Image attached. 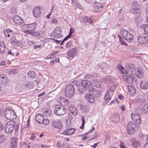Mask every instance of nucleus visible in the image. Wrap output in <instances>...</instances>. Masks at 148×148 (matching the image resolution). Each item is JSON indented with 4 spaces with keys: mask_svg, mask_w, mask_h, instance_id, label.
<instances>
[{
    "mask_svg": "<svg viewBox=\"0 0 148 148\" xmlns=\"http://www.w3.org/2000/svg\"><path fill=\"white\" fill-rule=\"evenodd\" d=\"M50 23L52 24L56 25L58 23V21L56 18H53L51 19Z\"/></svg>",
    "mask_w": 148,
    "mask_h": 148,
    "instance_id": "obj_40",
    "label": "nucleus"
},
{
    "mask_svg": "<svg viewBox=\"0 0 148 148\" xmlns=\"http://www.w3.org/2000/svg\"><path fill=\"white\" fill-rule=\"evenodd\" d=\"M3 125L2 123L0 122V131H2L3 130Z\"/></svg>",
    "mask_w": 148,
    "mask_h": 148,
    "instance_id": "obj_61",
    "label": "nucleus"
},
{
    "mask_svg": "<svg viewBox=\"0 0 148 148\" xmlns=\"http://www.w3.org/2000/svg\"><path fill=\"white\" fill-rule=\"evenodd\" d=\"M27 74L29 77L33 78H35L36 75L35 72L32 71H29Z\"/></svg>",
    "mask_w": 148,
    "mask_h": 148,
    "instance_id": "obj_36",
    "label": "nucleus"
},
{
    "mask_svg": "<svg viewBox=\"0 0 148 148\" xmlns=\"http://www.w3.org/2000/svg\"><path fill=\"white\" fill-rule=\"evenodd\" d=\"M69 110L70 113L74 115L75 116L77 114V112L76 108L73 106H70L69 109Z\"/></svg>",
    "mask_w": 148,
    "mask_h": 148,
    "instance_id": "obj_26",
    "label": "nucleus"
},
{
    "mask_svg": "<svg viewBox=\"0 0 148 148\" xmlns=\"http://www.w3.org/2000/svg\"><path fill=\"white\" fill-rule=\"evenodd\" d=\"M4 140V136L3 135L0 134V143H2Z\"/></svg>",
    "mask_w": 148,
    "mask_h": 148,
    "instance_id": "obj_49",
    "label": "nucleus"
},
{
    "mask_svg": "<svg viewBox=\"0 0 148 148\" xmlns=\"http://www.w3.org/2000/svg\"><path fill=\"white\" fill-rule=\"evenodd\" d=\"M7 76L4 74H0V84H5L8 81Z\"/></svg>",
    "mask_w": 148,
    "mask_h": 148,
    "instance_id": "obj_16",
    "label": "nucleus"
},
{
    "mask_svg": "<svg viewBox=\"0 0 148 148\" xmlns=\"http://www.w3.org/2000/svg\"><path fill=\"white\" fill-rule=\"evenodd\" d=\"M120 43L121 45H124L125 46H127V44L125 42L121 40L120 39Z\"/></svg>",
    "mask_w": 148,
    "mask_h": 148,
    "instance_id": "obj_52",
    "label": "nucleus"
},
{
    "mask_svg": "<svg viewBox=\"0 0 148 148\" xmlns=\"http://www.w3.org/2000/svg\"><path fill=\"white\" fill-rule=\"evenodd\" d=\"M116 88V87L115 86L113 85L111 86L110 90L112 92L114 91Z\"/></svg>",
    "mask_w": 148,
    "mask_h": 148,
    "instance_id": "obj_57",
    "label": "nucleus"
},
{
    "mask_svg": "<svg viewBox=\"0 0 148 148\" xmlns=\"http://www.w3.org/2000/svg\"><path fill=\"white\" fill-rule=\"evenodd\" d=\"M88 138V137L86 136H83L82 137V139L83 140H85Z\"/></svg>",
    "mask_w": 148,
    "mask_h": 148,
    "instance_id": "obj_62",
    "label": "nucleus"
},
{
    "mask_svg": "<svg viewBox=\"0 0 148 148\" xmlns=\"http://www.w3.org/2000/svg\"><path fill=\"white\" fill-rule=\"evenodd\" d=\"M66 122H69L70 123L73 119L72 115L70 114H68L66 116Z\"/></svg>",
    "mask_w": 148,
    "mask_h": 148,
    "instance_id": "obj_38",
    "label": "nucleus"
},
{
    "mask_svg": "<svg viewBox=\"0 0 148 148\" xmlns=\"http://www.w3.org/2000/svg\"><path fill=\"white\" fill-rule=\"evenodd\" d=\"M58 53V51H55L52 53L49 54L50 55L54 58L55 57V55Z\"/></svg>",
    "mask_w": 148,
    "mask_h": 148,
    "instance_id": "obj_45",
    "label": "nucleus"
},
{
    "mask_svg": "<svg viewBox=\"0 0 148 148\" xmlns=\"http://www.w3.org/2000/svg\"><path fill=\"white\" fill-rule=\"evenodd\" d=\"M88 17L86 16H84L83 17V21L84 23L87 22L88 20Z\"/></svg>",
    "mask_w": 148,
    "mask_h": 148,
    "instance_id": "obj_55",
    "label": "nucleus"
},
{
    "mask_svg": "<svg viewBox=\"0 0 148 148\" xmlns=\"http://www.w3.org/2000/svg\"><path fill=\"white\" fill-rule=\"evenodd\" d=\"M16 71V70L15 69H12L10 70V73H15Z\"/></svg>",
    "mask_w": 148,
    "mask_h": 148,
    "instance_id": "obj_64",
    "label": "nucleus"
},
{
    "mask_svg": "<svg viewBox=\"0 0 148 148\" xmlns=\"http://www.w3.org/2000/svg\"><path fill=\"white\" fill-rule=\"evenodd\" d=\"M76 53V49L74 48L71 49L68 53V55L69 56L73 57L75 56Z\"/></svg>",
    "mask_w": 148,
    "mask_h": 148,
    "instance_id": "obj_29",
    "label": "nucleus"
},
{
    "mask_svg": "<svg viewBox=\"0 0 148 148\" xmlns=\"http://www.w3.org/2000/svg\"><path fill=\"white\" fill-rule=\"evenodd\" d=\"M119 108L122 111H124L125 110V107L124 105H121L119 107Z\"/></svg>",
    "mask_w": 148,
    "mask_h": 148,
    "instance_id": "obj_58",
    "label": "nucleus"
},
{
    "mask_svg": "<svg viewBox=\"0 0 148 148\" xmlns=\"http://www.w3.org/2000/svg\"><path fill=\"white\" fill-rule=\"evenodd\" d=\"M120 34L128 42H131L133 39V35L126 30L121 31Z\"/></svg>",
    "mask_w": 148,
    "mask_h": 148,
    "instance_id": "obj_5",
    "label": "nucleus"
},
{
    "mask_svg": "<svg viewBox=\"0 0 148 148\" xmlns=\"http://www.w3.org/2000/svg\"><path fill=\"white\" fill-rule=\"evenodd\" d=\"M41 148H50V146L47 144H42L40 145Z\"/></svg>",
    "mask_w": 148,
    "mask_h": 148,
    "instance_id": "obj_42",
    "label": "nucleus"
},
{
    "mask_svg": "<svg viewBox=\"0 0 148 148\" xmlns=\"http://www.w3.org/2000/svg\"><path fill=\"white\" fill-rule=\"evenodd\" d=\"M82 121L81 126L79 127V128L82 129L84 127V124L85 123V119L83 116H82Z\"/></svg>",
    "mask_w": 148,
    "mask_h": 148,
    "instance_id": "obj_41",
    "label": "nucleus"
},
{
    "mask_svg": "<svg viewBox=\"0 0 148 148\" xmlns=\"http://www.w3.org/2000/svg\"><path fill=\"white\" fill-rule=\"evenodd\" d=\"M75 131V129L74 128H71L66 130L63 131L62 134L63 135L69 136L72 134Z\"/></svg>",
    "mask_w": 148,
    "mask_h": 148,
    "instance_id": "obj_17",
    "label": "nucleus"
},
{
    "mask_svg": "<svg viewBox=\"0 0 148 148\" xmlns=\"http://www.w3.org/2000/svg\"><path fill=\"white\" fill-rule=\"evenodd\" d=\"M110 92L109 90L106 91L104 99L106 102H108L111 99V97L110 96Z\"/></svg>",
    "mask_w": 148,
    "mask_h": 148,
    "instance_id": "obj_30",
    "label": "nucleus"
},
{
    "mask_svg": "<svg viewBox=\"0 0 148 148\" xmlns=\"http://www.w3.org/2000/svg\"><path fill=\"white\" fill-rule=\"evenodd\" d=\"M28 144V143L26 141V142H24L23 143V144H22V146L23 147H26Z\"/></svg>",
    "mask_w": 148,
    "mask_h": 148,
    "instance_id": "obj_56",
    "label": "nucleus"
},
{
    "mask_svg": "<svg viewBox=\"0 0 148 148\" xmlns=\"http://www.w3.org/2000/svg\"><path fill=\"white\" fill-rule=\"evenodd\" d=\"M128 92L132 96H134L136 94V89L135 87L132 86H128L127 87Z\"/></svg>",
    "mask_w": 148,
    "mask_h": 148,
    "instance_id": "obj_18",
    "label": "nucleus"
},
{
    "mask_svg": "<svg viewBox=\"0 0 148 148\" xmlns=\"http://www.w3.org/2000/svg\"><path fill=\"white\" fill-rule=\"evenodd\" d=\"M118 68L120 70H121L122 72L124 73V71H123V70L124 69L123 68L122 66L121 65H119L118 66Z\"/></svg>",
    "mask_w": 148,
    "mask_h": 148,
    "instance_id": "obj_53",
    "label": "nucleus"
},
{
    "mask_svg": "<svg viewBox=\"0 0 148 148\" xmlns=\"http://www.w3.org/2000/svg\"><path fill=\"white\" fill-rule=\"evenodd\" d=\"M127 126L128 128H131L136 130L138 128L137 127L138 126V125L133 122H130L128 123Z\"/></svg>",
    "mask_w": 148,
    "mask_h": 148,
    "instance_id": "obj_27",
    "label": "nucleus"
},
{
    "mask_svg": "<svg viewBox=\"0 0 148 148\" xmlns=\"http://www.w3.org/2000/svg\"><path fill=\"white\" fill-rule=\"evenodd\" d=\"M74 29L72 28V27L71 28L70 30V32L69 34L68 35L69 36V37H70L71 36V34L74 32Z\"/></svg>",
    "mask_w": 148,
    "mask_h": 148,
    "instance_id": "obj_43",
    "label": "nucleus"
},
{
    "mask_svg": "<svg viewBox=\"0 0 148 148\" xmlns=\"http://www.w3.org/2000/svg\"><path fill=\"white\" fill-rule=\"evenodd\" d=\"M66 109L62 106H57L54 110L55 114L58 116H61L65 114Z\"/></svg>",
    "mask_w": 148,
    "mask_h": 148,
    "instance_id": "obj_6",
    "label": "nucleus"
},
{
    "mask_svg": "<svg viewBox=\"0 0 148 148\" xmlns=\"http://www.w3.org/2000/svg\"><path fill=\"white\" fill-rule=\"evenodd\" d=\"M78 88L80 92H82L85 89L91 90L92 89V83L87 80H82L81 82L80 86L78 87Z\"/></svg>",
    "mask_w": 148,
    "mask_h": 148,
    "instance_id": "obj_2",
    "label": "nucleus"
},
{
    "mask_svg": "<svg viewBox=\"0 0 148 148\" xmlns=\"http://www.w3.org/2000/svg\"><path fill=\"white\" fill-rule=\"evenodd\" d=\"M120 146L121 148H127L126 146L124 145V143L121 141L120 142Z\"/></svg>",
    "mask_w": 148,
    "mask_h": 148,
    "instance_id": "obj_48",
    "label": "nucleus"
},
{
    "mask_svg": "<svg viewBox=\"0 0 148 148\" xmlns=\"http://www.w3.org/2000/svg\"><path fill=\"white\" fill-rule=\"evenodd\" d=\"M140 31L143 34H148V24H146L141 25L140 27Z\"/></svg>",
    "mask_w": 148,
    "mask_h": 148,
    "instance_id": "obj_19",
    "label": "nucleus"
},
{
    "mask_svg": "<svg viewBox=\"0 0 148 148\" xmlns=\"http://www.w3.org/2000/svg\"><path fill=\"white\" fill-rule=\"evenodd\" d=\"M18 140L16 137H12L10 141V145L12 148H17Z\"/></svg>",
    "mask_w": 148,
    "mask_h": 148,
    "instance_id": "obj_13",
    "label": "nucleus"
},
{
    "mask_svg": "<svg viewBox=\"0 0 148 148\" xmlns=\"http://www.w3.org/2000/svg\"><path fill=\"white\" fill-rule=\"evenodd\" d=\"M5 116L8 119H12L15 118L16 115L14 112L9 109H6L5 112Z\"/></svg>",
    "mask_w": 148,
    "mask_h": 148,
    "instance_id": "obj_7",
    "label": "nucleus"
},
{
    "mask_svg": "<svg viewBox=\"0 0 148 148\" xmlns=\"http://www.w3.org/2000/svg\"><path fill=\"white\" fill-rule=\"evenodd\" d=\"M132 145L135 148H138L140 146V144L139 141L134 138H133L131 140Z\"/></svg>",
    "mask_w": 148,
    "mask_h": 148,
    "instance_id": "obj_25",
    "label": "nucleus"
},
{
    "mask_svg": "<svg viewBox=\"0 0 148 148\" xmlns=\"http://www.w3.org/2000/svg\"><path fill=\"white\" fill-rule=\"evenodd\" d=\"M85 97L88 101L91 103H93L95 101V97L89 94H86Z\"/></svg>",
    "mask_w": 148,
    "mask_h": 148,
    "instance_id": "obj_24",
    "label": "nucleus"
},
{
    "mask_svg": "<svg viewBox=\"0 0 148 148\" xmlns=\"http://www.w3.org/2000/svg\"><path fill=\"white\" fill-rule=\"evenodd\" d=\"M138 42L141 44H143L147 42L148 41V36H139L138 38Z\"/></svg>",
    "mask_w": 148,
    "mask_h": 148,
    "instance_id": "obj_21",
    "label": "nucleus"
},
{
    "mask_svg": "<svg viewBox=\"0 0 148 148\" xmlns=\"http://www.w3.org/2000/svg\"><path fill=\"white\" fill-rule=\"evenodd\" d=\"M87 23L88 24H91L92 23V21L91 18H88V20H87Z\"/></svg>",
    "mask_w": 148,
    "mask_h": 148,
    "instance_id": "obj_54",
    "label": "nucleus"
},
{
    "mask_svg": "<svg viewBox=\"0 0 148 148\" xmlns=\"http://www.w3.org/2000/svg\"><path fill=\"white\" fill-rule=\"evenodd\" d=\"M143 110L144 113H148V104H147L144 106Z\"/></svg>",
    "mask_w": 148,
    "mask_h": 148,
    "instance_id": "obj_39",
    "label": "nucleus"
},
{
    "mask_svg": "<svg viewBox=\"0 0 148 148\" xmlns=\"http://www.w3.org/2000/svg\"><path fill=\"white\" fill-rule=\"evenodd\" d=\"M16 123L13 121H8L6 124L5 128V132L7 134H11L13 131Z\"/></svg>",
    "mask_w": 148,
    "mask_h": 148,
    "instance_id": "obj_3",
    "label": "nucleus"
},
{
    "mask_svg": "<svg viewBox=\"0 0 148 148\" xmlns=\"http://www.w3.org/2000/svg\"><path fill=\"white\" fill-rule=\"evenodd\" d=\"M61 29L60 27H57L52 32V34L56 38H58L61 36Z\"/></svg>",
    "mask_w": 148,
    "mask_h": 148,
    "instance_id": "obj_12",
    "label": "nucleus"
},
{
    "mask_svg": "<svg viewBox=\"0 0 148 148\" xmlns=\"http://www.w3.org/2000/svg\"><path fill=\"white\" fill-rule=\"evenodd\" d=\"M56 146L58 148H62V145L61 144V142L60 141H58L57 142Z\"/></svg>",
    "mask_w": 148,
    "mask_h": 148,
    "instance_id": "obj_47",
    "label": "nucleus"
},
{
    "mask_svg": "<svg viewBox=\"0 0 148 148\" xmlns=\"http://www.w3.org/2000/svg\"><path fill=\"white\" fill-rule=\"evenodd\" d=\"M36 137L34 133H32L31 134V136L30 137V139L31 140H34Z\"/></svg>",
    "mask_w": 148,
    "mask_h": 148,
    "instance_id": "obj_50",
    "label": "nucleus"
},
{
    "mask_svg": "<svg viewBox=\"0 0 148 148\" xmlns=\"http://www.w3.org/2000/svg\"><path fill=\"white\" fill-rule=\"evenodd\" d=\"M92 85H93L96 87L99 88L100 87V83L98 82L97 79L95 78L93 79H92Z\"/></svg>",
    "mask_w": 148,
    "mask_h": 148,
    "instance_id": "obj_32",
    "label": "nucleus"
},
{
    "mask_svg": "<svg viewBox=\"0 0 148 148\" xmlns=\"http://www.w3.org/2000/svg\"><path fill=\"white\" fill-rule=\"evenodd\" d=\"M72 45V42L71 41H69L67 42L66 44V47L68 48L70 47Z\"/></svg>",
    "mask_w": 148,
    "mask_h": 148,
    "instance_id": "obj_51",
    "label": "nucleus"
},
{
    "mask_svg": "<svg viewBox=\"0 0 148 148\" xmlns=\"http://www.w3.org/2000/svg\"><path fill=\"white\" fill-rule=\"evenodd\" d=\"M10 43L13 45L17 46H20L21 44V42L20 41H18L14 37L12 38Z\"/></svg>",
    "mask_w": 148,
    "mask_h": 148,
    "instance_id": "obj_28",
    "label": "nucleus"
},
{
    "mask_svg": "<svg viewBox=\"0 0 148 148\" xmlns=\"http://www.w3.org/2000/svg\"><path fill=\"white\" fill-rule=\"evenodd\" d=\"M131 117L132 120L135 123L140 124L141 122L140 116L137 114H132Z\"/></svg>",
    "mask_w": 148,
    "mask_h": 148,
    "instance_id": "obj_9",
    "label": "nucleus"
},
{
    "mask_svg": "<svg viewBox=\"0 0 148 148\" xmlns=\"http://www.w3.org/2000/svg\"><path fill=\"white\" fill-rule=\"evenodd\" d=\"M4 32L5 35H6L8 38H9L11 35H12L13 33L12 31L9 29L5 30Z\"/></svg>",
    "mask_w": 148,
    "mask_h": 148,
    "instance_id": "obj_33",
    "label": "nucleus"
},
{
    "mask_svg": "<svg viewBox=\"0 0 148 148\" xmlns=\"http://www.w3.org/2000/svg\"><path fill=\"white\" fill-rule=\"evenodd\" d=\"M135 74L137 77L140 78H142L143 76V73L139 69L136 70Z\"/></svg>",
    "mask_w": 148,
    "mask_h": 148,
    "instance_id": "obj_34",
    "label": "nucleus"
},
{
    "mask_svg": "<svg viewBox=\"0 0 148 148\" xmlns=\"http://www.w3.org/2000/svg\"><path fill=\"white\" fill-rule=\"evenodd\" d=\"M75 92V88L73 85L69 84L66 86L65 90V93L66 97H72L74 95Z\"/></svg>",
    "mask_w": 148,
    "mask_h": 148,
    "instance_id": "obj_4",
    "label": "nucleus"
},
{
    "mask_svg": "<svg viewBox=\"0 0 148 148\" xmlns=\"http://www.w3.org/2000/svg\"><path fill=\"white\" fill-rule=\"evenodd\" d=\"M12 19L14 23L18 25L23 23L24 21L21 17L17 15H15L12 18Z\"/></svg>",
    "mask_w": 148,
    "mask_h": 148,
    "instance_id": "obj_11",
    "label": "nucleus"
},
{
    "mask_svg": "<svg viewBox=\"0 0 148 148\" xmlns=\"http://www.w3.org/2000/svg\"><path fill=\"white\" fill-rule=\"evenodd\" d=\"M33 13L34 16L36 17H39L41 14V9L39 7H36L34 9Z\"/></svg>",
    "mask_w": 148,
    "mask_h": 148,
    "instance_id": "obj_14",
    "label": "nucleus"
},
{
    "mask_svg": "<svg viewBox=\"0 0 148 148\" xmlns=\"http://www.w3.org/2000/svg\"><path fill=\"white\" fill-rule=\"evenodd\" d=\"M44 117L41 114H37L36 117V119L37 122L41 124L42 123L44 120Z\"/></svg>",
    "mask_w": 148,
    "mask_h": 148,
    "instance_id": "obj_22",
    "label": "nucleus"
},
{
    "mask_svg": "<svg viewBox=\"0 0 148 148\" xmlns=\"http://www.w3.org/2000/svg\"><path fill=\"white\" fill-rule=\"evenodd\" d=\"M5 50V45L3 42L0 44V53H3Z\"/></svg>",
    "mask_w": 148,
    "mask_h": 148,
    "instance_id": "obj_35",
    "label": "nucleus"
},
{
    "mask_svg": "<svg viewBox=\"0 0 148 148\" xmlns=\"http://www.w3.org/2000/svg\"><path fill=\"white\" fill-rule=\"evenodd\" d=\"M123 80L125 82L129 83H132L134 82L135 79L134 76L132 75H125L123 76Z\"/></svg>",
    "mask_w": 148,
    "mask_h": 148,
    "instance_id": "obj_10",
    "label": "nucleus"
},
{
    "mask_svg": "<svg viewBox=\"0 0 148 148\" xmlns=\"http://www.w3.org/2000/svg\"><path fill=\"white\" fill-rule=\"evenodd\" d=\"M49 123V119H44V120H43L42 123H43L45 125H47Z\"/></svg>",
    "mask_w": 148,
    "mask_h": 148,
    "instance_id": "obj_46",
    "label": "nucleus"
},
{
    "mask_svg": "<svg viewBox=\"0 0 148 148\" xmlns=\"http://www.w3.org/2000/svg\"><path fill=\"white\" fill-rule=\"evenodd\" d=\"M52 58H53V57H52L50 55V54L47 56L46 58V59H51Z\"/></svg>",
    "mask_w": 148,
    "mask_h": 148,
    "instance_id": "obj_63",
    "label": "nucleus"
},
{
    "mask_svg": "<svg viewBox=\"0 0 148 148\" xmlns=\"http://www.w3.org/2000/svg\"><path fill=\"white\" fill-rule=\"evenodd\" d=\"M140 88L142 90H146L148 88V81L143 80L140 83Z\"/></svg>",
    "mask_w": 148,
    "mask_h": 148,
    "instance_id": "obj_15",
    "label": "nucleus"
},
{
    "mask_svg": "<svg viewBox=\"0 0 148 148\" xmlns=\"http://www.w3.org/2000/svg\"><path fill=\"white\" fill-rule=\"evenodd\" d=\"M41 45H35L34 46V49H36L37 48H40L41 47Z\"/></svg>",
    "mask_w": 148,
    "mask_h": 148,
    "instance_id": "obj_59",
    "label": "nucleus"
},
{
    "mask_svg": "<svg viewBox=\"0 0 148 148\" xmlns=\"http://www.w3.org/2000/svg\"><path fill=\"white\" fill-rule=\"evenodd\" d=\"M52 125L53 127L59 129L62 128V125L60 120L55 121L52 123Z\"/></svg>",
    "mask_w": 148,
    "mask_h": 148,
    "instance_id": "obj_20",
    "label": "nucleus"
},
{
    "mask_svg": "<svg viewBox=\"0 0 148 148\" xmlns=\"http://www.w3.org/2000/svg\"><path fill=\"white\" fill-rule=\"evenodd\" d=\"M91 77V75L90 74L86 75L85 76V78L87 79H89Z\"/></svg>",
    "mask_w": 148,
    "mask_h": 148,
    "instance_id": "obj_60",
    "label": "nucleus"
},
{
    "mask_svg": "<svg viewBox=\"0 0 148 148\" xmlns=\"http://www.w3.org/2000/svg\"><path fill=\"white\" fill-rule=\"evenodd\" d=\"M35 42V41H32L31 40H27V43L30 46L33 45L34 44Z\"/></svg>",
    "mask_w": 148,
    "mask_h": 148,
    "instance_id": "obj_44",
    "label": "nucleus"
},
{
    "mask_svg": "<svg viewBox=\"0 0 148 148\" xmlns=\"http://www.w3.org/2000/svg\"><path fill=\"white\" fill-rule=\"evenodd\" d=\"M132 11L134 14H140L141 13L140 6L138 2H134L132 3Z\"/></svg>",
    "mask_w": 148,
    "mask_h": 148,
    "instance_id": "obj_8",
    "label": "nucleus"
},
{
    "mask_svg": "<svg viewBox=\"0 0 148 148\" xmlns=\"http://www.w3.org/2000/svg\"><path fill=\"white\" fill-rule=\"evenodd\" d=\"M103 9V6L100 3H97L95 7V12H98Z\"/></svg>",
    "mask_w": 148,
    "mask_h": 148,
    "instance_id": "obj_31",
    "label": "nucleus"
},
{
    "mask_svg": "<svg viewBox=\"0 0 148 148\" xmlns=\"http://www.w3.org/2000/svg\"><path fill=\"white\" fill-rule=\"evenodd\" d=\"M127 133L129 134L132 135L134 134L135 131L136 130L134 129L128 127V126H127Z\"/></svg>",
    "mask_w": 148,
    "mask_h": 148,
    "instance_id": "obj_37",
    "label": "nucleus"
},
{
    "mask_svg": "<svg viewBox=\"0 0 148 148\" xmlns=\"http://www.w3.org/2000/svg\"><path fill=\"white\" fill-rule=\"evenodd\" d=\"M58 101L59 103L64 106L66 105L68 101V100L64 99L62 97H60L58 98Z\"/></svg>",
    "mask_w": 148,
    "mask_h": 148,
    "instance_id": "obj_23",
    "label": "nucleus"
},
{
    "mask_svg": "<svg viewBox=\"0 0 148 148\" xmlns=\"http://www.w3.org/2000/svg\"><path fill=\"white\" fill-rule=\"evenodd\" d=\"M37 27L36 23L26 24L22 26L23 32L26 34H30L32 36H36L37 34L33 32Z\"/></svg>",
    "mask_w": 148,
    "mask_h": 148,
    "instance_id": "obj_1",
    "label": "nucleus"
}]
</instances>
